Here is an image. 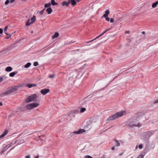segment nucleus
<instances>
[{
    "label": "nucleus",
    "instance_id": "obj_1",
    "mask_svg": "<svg viewBox=\"0 0 158 158\" xmlns=\"http://www.w3.org/2000/svg\"><path fill=\"white\" fill-rule=\"evenodd\" d=\"M127 125L130 127H139L142 126V124L139 122L136 123L135 121H134L133 118L129 119L128 122L127 124Z\"/></svg>",
    "mask_w": 158,
    "mask_h": 158
},
{
    "label": "nucleus",
    "instance_id": "obj_2",
    "mask_svg": "<svg viewBox=\"0 0 158 158\" xmlns=\"http://www.w3.org/2000/svg\"><path fill=\"white\" fill-rule=\"evenodd\" d=\"M38 96L36 94H34L29 96L25 100V102L27 103L37 101Z\"/></svg>",
    "mask_w": 158,
    "mask_h": 158
},
{
    "label": "nucleus",
    "instance_id": "obj_3",
    "mask_svg": "<svg viewBox=\"0 0 158 158\" xmlns=\"http://www.w3.org/2000/svg\"><path fill=\"white\" fill-rule=\"evenodd\" d=\"M126 113L125 111H123L117 113L109 117L108 119V120H112L121 117L123 116L124 113Z\"/></svg>",
    "mask_w": 158,
    "mask_h": 158
},
{
    "label": "nucleus",
    "instance_id": "obj_4",
    "mask_svg": "<svg viewBox=\"0 0 158 158\" xmlns=\"http://www.w3.org/2000/svg\"><path fill=\"white\" fill-rule=\"evenodd\" d=\"M85 131L84 129H80L78 131H75L70 133L68 136L69 138L72 137L74 134H79L82 133L83 132H85Z\"/></svg>",
    "mask_w": 158,
    "mask_h": 158
},
{
    "label": "nucleus",
    "instance_id": "obj_5",
    "mask_svg": "<svg viewBox=\"0 0 158 158\" xmlns=\"http://www.w3.org/2000/svg\"><path fill=\"white\" fill-rule=\"evenodd\" d=\"M110 14V12L109 10H106L105 11V14H103L102 18L104 17L105 18V19L106 21H109L110 20V19L109 18L107 17L108 15Z\"/></svg>",
    "mask_w": 158,
    "mask_h": 158
},
{
    "label": "nucleus",
    "instance_id": "obj_6",
    "mask_svg": "<svg viewBox=\"0 0 158 158\" xmlns=\"http://www.w3.org/2000/svg\"><path fill=\"white\" fill-rule=\"evenodd\" d=\"M49 89H42L40 91V92L41 93V94H42L43 95H45L47 93H49Z\"/></svg>",
    "mask_w": 158,
    "mask_h": 158
},
{
    "label": "nucleus",
    "instance_id": "obj_7",
    "mask_svg": "<svg viewBox=\"0 0 158 158\" xmlns=\"http://www.w3.org/2000/svg\"><path fill=\"white\" fill-rule=\"evenodd\" d=\"M110 28H109V29H108L105 30L103 32H102L100 35H99V36H98L96 38H95V39H94L93 40H91L89 42H88V43L92 42V41H93V40H96V39L100 37L102 35H103L105 33H106L107 31H108L110 30Z\"/></svg>",
    "mask_w": 158,
    "mask_h": 158
},
{
    "label": "nucleus",
    "instance_id": "obj_8",
    "mask_svg": "<svg viewBox=\"0 0 158 158\" xmlns=\"http://www.w3.org/2000/svg\"><path fill=\"white\" fill-rule=\"evenodd\" d=\"M19 87V86H15L14 87L9 89V90L10 93L11 94L16 91Z\"/></svg>",
    "mask_w": 158,
    "mask_h": 158
},
{
    "label": "nucleus",
    "instance_id": "obj_9",
    "mask_svg": "<svg viewBox=\"0 0 158 158\" xmlns=\"http://www.w3.org/2000/svg\"><path fill=\"white\" fill-rule=\"evenodd\" d=\"M8 132V131L7 130H5L2 134L0 135V139L4 137L7 134Z\"/></svg>",
    "mask_w": 158,
    "mask_h": 158
},
{
    "label": "nucleus",
    "instance_id": "obj_10",
    "mask_svg": "<svg viewBox=\"0 0 158 158\" xmlns=\"http://www.w3.org/2000/svg\"><path fill=\"white\" fill-rule=\"evenodd\" d=\"M37 85V84H27V86L29 88H31L32 87H36Z\"/></svg>",
    "mask_w": 158,
    "mask_h": 158
},
{
    "label": "nucleus",
    "instance_id": "obj_11",
    "mask_svg": "<svg viewBox=\"0 0 158 158\" xmlns=\"http://www.w3.org/2000/svg\"><path fill=\"white\" fill-rule=\"evenodd\" d=\"M69 4L71 3L73 6H74L76 4V2L75 0H69Z\"/></svg>",
    "mask_w": 158,
    "mask_h": 158
},
{
    "label": "nucleus",
    "instance_id": "obj_12",
    "mask_svg": "<svg viewBox=\"0 0 158 158\" xmlns=\"http://www.w3.org/2000/svg\"><path fill=\"white\" fill-rule=\"evenodd\" d=\"M61 4L62 6L65 5L66 6H68L69 4V1L68 2L64 1L62 2Z\"/></svg>",
    "mask_w": 158,
    "mask_h": 158
},
{
    "label": "nucleus",
    "instance_id": "obj_13",
    "mask_svg": "<svg viewBox=\"0 0 158 158\" xmlns=\"http://www.w3.org/2000/svg\"><path fill=\"white\" fill-rule=\"evenodd\" d=\"M10 94L9 89L7 90L6 91L1 94L2 96H6Z\"/></svg>",
    "mask_w": 158,
    "mask_h": 158
},
{
    "label": "nucleus",
    "instance_id": "obj_14",
    "mask_svg": "<svg viewBox=\"0 0 158 158\" xmlns=\"http://www.w3.org/2000/svg\"><path fill=\"white\" fill-rule=\"evenodd\" d=\"M46 11L48 12V14H50L52 11V8L50 7H49L46 10Z\"/></svg>",
    "mask_w": 158,
    "mask_h": 158
},
{
    "label": "nucleus",
    "instance_id": "obj_15",
    "mask_svg": "<svg viewBox=\"0 0 158 158\" xmlns=\"http://www.w3.org/2000/svg\"><path fill=\"white\" fill-rule=\"evenodd\" d=\"M32 109L36 107L39 105V104L37 103H31Z\"/></svg>",
    "mask_w": 158,
    "mask_h": 158
},
{
    "label": "nucleus",
    "instance_id": "obj_16",
    "mask_svg": "<svg viewBox=\"0 0 158 158\" xmlns=\"http://www.w3.org/2000/svg\"><path fill=\"white\" fill-rule=\"evenodd\" d=\"M26 108L27 109L30 110L32 109L31 103L28 104L26 106Z\"/></svg>",
    "mask_w": 158,
    "mask_h": 158
},
{
    "label": "nucleus",
    "instance_id": "obj_17",
    "mask_svg": "<svg viewBox=\"0 0 158 158\" xmlns=\"http://www.w3.org/2000/svg\"><path fill=\"white\" fill-rule=\"evenodd\" d=\"M149 151V149H145L142 152L141 154H143L144 156L145 154L147 153Z\"/></svg>",
    "mask_w": 158,
    "mask_h": 158
},
{
    "label": "nucleus",
    "instance_id": "obj_18",
    "mask_svg": "<svg viewBox=\"0 0 158 158\" xmlns=\"http://www.w3.org/2000/svg\"><path fill=\"white\" fill-rule=\"evenodd\" d=\"M59 36V34L58 32H56L55 34L53 35L52 36V38L53 39H54L56 38H57Z\"/></svg>",
    "mask_w": 158,
    "mask_h": 158
},
{
    "label": "nucleus",
    "instance_id": "obj_19",
    "mask_svg": "<svg viewBox=\"0 0 158 158\" xmlns=\"http://www.w3.org/2000/svg\"><path fill=\"white\" fill-rule=\"evenodd\" d=\"M36 20V17L35 16H33L31 19V23H33Z\"/></svg>",
    "mask_w": 158,
    "mask_h": 158
},
{
    "label": "nucleus",
    "instance_id": "obj_20",
    "mask_svg": "<svg viewBox=\"0 0 158 158\" xmlns=\"http://www.w3.org/2000/svg\"><path fill=\"white\" fill-rule=\"evenodd\" d=\"M17 73V71H15L9 74V76L10 77H13L15 76V75Z\"/></svg>",
    "mask_w": 158,
    "mask_h": 158
},
{
    "label": "nucleus",
    "instance_id": "obj_21",
    "mask_svg": "<svg viewBox=\"0 0 158 158\" xmlns=\"http://www.w3.org/2000/svg\"><path fill=\"white\" fill-rule=\"evenodd\" d=\"M12 70V68L10 66L8 67H6V72H10Z\"/></svg>",
    "mask_w": 158,
    "mask_h": 158
},
{
    "label": "nucleus",
    "instance_id": "obj_22",
    "mask_svg": "<svg viewBox=\"0 0 158 158\" xmlns=\"http://www.w3.org/2000/svg\"><path fill=\"white\" fill-rule=\"evenodd\" d=\"M31 23V22L30 21V19H28L27 22H26V25L27 26H29L32 23Z\"/></svg>",
    "mask_w": 158,
    "mask_h": 158
},
{
    "label": "nucleus",
    "instance_id": "obj_23",
    "mask_svg": "<svg viewBox=\"0 0 158 158\" xmlns=\"http://www.w3.org/2000/svg\"><path fill=\"white\" fill-rule=\"evenodd\" d=\"M13 145V143H11L7 145L5 147V148H9L10 147H11Z\"/></svg>",
    "mask_w": 158,
    "mask_h": 158
},
{
    "label": "nucleus",
    "instance_id": "obj_24",
    "mask_svg": "<svg viewBox=\"0 0 158 158\" xmlns=\"http://www.w3.org/2000/svg\"><path fill=\"white\" fill-rule=\"evenodd\" d=\"M158 4V1H156L155 2L153 3L152 5V8H155Z\"/></svg>",
    "mask_w": 158,
    "mask_h": 158
},
{
    "label": "nucleus",
    "instance_id": "obj_25",
    "mask_svg": "<svg viewBox=\"0 0 158 158\" xmlns=\"http://www.w3.org/2000/svg\"><path fill=\"white\" fill-rule=\"evenodd\" d=\"M51 6V4L50 2L48 3L45 4L44 5V7L45 8H47V7H49Z\"/></svg>",
    "mask_w": 158,
    "mask_h": 158
},
{
    "label": "nucleus",
    "instance_id": "obj_26",
    "mask_svg": "<svg viewBox=\"0 0 158 158\" xmlns=\"http://www.w3.org/2000/svg\"><path fill=\"white\" fill-rule=\"evenodd\" d=\"M114 141H115V145L117 146H118L120 145V143L116 139H115Z\"/></svg>",
    "mask_w": 158,
    "mask_h": 158
},
{
    "label": "nucleus",
    "instance_id": "obj_27",
    "mask_svg": "<svg viewBox=\"0 0 158 158\" xmlns=\"http://www.w3.org/2000/svg\"><path fill=\"white\" fill-rule=\"evenodd\" d=\"M51 4L53 6L57 5L58 4L57 2H55V0H51Z\"/></svg>",
    "mask_w": 158,
    "mask_h": 158
},
{
    "label": "nucleus",
    "instance_id": "obj_28",
    "mask_svg": "<svg viewBox=\"0 0 158 158\" xmlns=\"http://www.w3.org/2000/svg\"><path fill=\"white\" fill-rule=\"evenodd\" d=\"M31 64L30 63H28L24 66V67L25 68H28L31 66Z\"/></svg>",
    "mask_w": 158,
    "mask_h": 158
},
{
    "label": "nucleus",
    "instance_id": "obj_29",
    "mask_svg": "<svg viewBox=\"0 0 158 158\" xmlns=\"http://www.w3.org/2000/svg\"><path fill=\"white\" fill-rule=\"evenodd\" d=\"M144 157V155L141 154L138 156L137 158H143Z\"/></svg>",
    "mask_w": 158,
    "mask_h": 158
},
{
    "label": "nucleus",
    "instance_id": "obj_30",
    "mask_svg": "<svg viewBox=\"0 0 158 158\" xmlns=\"http://www.w3.org/2000/svg\"><path fill=\"white\" fill-rule=\"evenodd\" d=\"M86 108H81L80 110V112L81 113H82L84 112L86 110Z\"/></svg>",
    "mask_w": 158,
    "mask_h": 158
},
{
    "label": "nucleus",
    "instance_id": "obj_31",
    "mask_svg": "<svg viewBox=\"0 0 158 158\" xmlns=\"http://www.w3.org/2000/svg\"><path fill=\"white\" fill-rule=\"evenodd\" d=\"M143 114L141 113H138L137 114V115H138V118L140 117L141 116H142Z\"/></svg>",
    "mask_w": 158,
    "mask_h": 158
},
{
    "label": "nucleus",
    "instance_id": "obj_32",
    "mask_svg": "<svg viewBox=\"0 0 158 158\" xmlns=\"http://www.w3.org/2000/svg\"><path fill=\"white\" fill-rule=\"evenodd\" d=\"M6 150V149H4L2 151L0 154H2L4 153Z\"/></svg>",
    "mask_w": 158,
    "mask_h": 158
},
{
    "label": "nucleus",
    "instance_id": "obj_33",
    "mask_svg": "<svg viewBox=\"0 0 158 158\" xmlns=\"http://www.w3.org/2000/svg\"><path fill=\"white\" fill-rule=\"evenodd\" d=\"M5 33L8 36V38H10L11 36V35L10 34L7 33H6V32H5Z\"/></svg>",
    "mask_w": 158,
    "mask_h": 158
},
{
    "label": "nucleus",
    "instance_id": "obj_34",
    "mask_svg": "<svg viewBox=\"0 0 158 158\" xmlns=\"http://www.w3.org/2000/svg\"><path fill=\"white\" fill-rule=\"evenodd\" d=\"M38 65V63L37 62H35L34 63V65L35 66H36Z\"/></svg>",
    "mask_w": 158,
    "mask_h": 158
},
{
    "label": "nucleus",
    "instance_id": "obj_35",
    "mask_svg": "<svg viewBox=\"0 0 158 158\" xmlns=\"http://www.w3.org/2000/svg\"><path fill=\"white\" fill-rule=\"evenodd\" d=\"M10 2V1L9 0H6L5 3V5H7Z\"/></svg>",
    "mask_w": 158,
    "mask_h": 158
},
{
    "label": "nucleus",
    "instance_id": "obj_36",
    "mask_svg": "<svg viewBox=\"0 0 158 158\" xmlns=\"http://www.w3.org/2000/svg\"><path fill=\"white\" fill-rule=\"evenodd\" d=\"M54 76H55L54 75H51L49 76V78H52L54 77Z\"/></svg>",
    "mask_w": 158,
    "mask_h": 158
},
{
    "label": "nucleus",
    "instance_id": "obj_37",
    "mask_svg": "<svg viewBox=\"0 0 158 158\" xmlns=\"http://www.w3.org/2000/svg\"><path fill=\"white\" fill-rule=\"evenodd\" d=\"M85 158H94L90 156L87 155L85 156Z\"/></svg>",
    "mask_w": 158,
    "mask_h": 158
},
{
    "label": "nucleus",
    "instance_id": "obj_38",
    "mask_svg": "<svg viewBox=\"0 0 158 158\" xmlns=\"http://www.w3.org/2000/svg\"><path fill=\"white\" fill-rule=\"evenodd\" d=\"M8 26H6L5 27V28H4V32H5L6 31V30L7 29H8Z\"/></svg>",
    "mask_w": 158,
    "mask_h": 158
},
{
    "label": "nucleus",
    "instance_id": "obj_39",
    "mask_svg": "<svg viewBox=\"0 0 158 158\" xmlns=\"http://www.w3.org/2000/svg\"><path fill=\"white\" fill-rule=\"evenodd\" d=\"M153 103L154 104H156L158 103V100H156L153 102Z\"/></svg>",
    "mask_w": 158,
    "mask_h": 158
},
{
    "label": "nucleus",
    "instance_id": "obj_40",
    "mask_svg": "<svg viewBox=\"0 0 158 158\" xmlns=\"http://www.w3.org/2000/svg\"><path fill=\"white\" fill-rule=\"evenodd\" d=\"M144 134L145 135L147 136L148 138H149V137L151 136L150 135H148V133L147 132H145Z\"/></svg>",
    "mask_w": 158,
    "mask_h": 158
},
{
    "label": "nucleus",
    "instance_id": "obj_41",
    "mask_svg": "<svg viewBox=\"0 0 158 158\" xmlns=\"http://www.w3.org/2000/svg\"><path fill=\"white\" fill-rule=\"evenodd\" d=\"M139 148H143V145L142 144H140L139 146Z\"/></svg>",
    "mask_w": 158,
    "mask_h": 158
},
{
    "label": "nucleus",
    "instance_id": "obj_42",
    "mask_svg": "<svg viewBox=\"0 0 158 158\" xmlns=\"http://www.w3.org/2000/svg\"><path fill=\"white\" fill-rule=\"evenodd\" d=\"M3 78L2 77H0V82L2 81H3Z\"/></svg>",
    "mask_w": 158,
    "mask_h": 158
},
{
    "label": "nucleus",
    "instance_id": "obj_43",
    "mask_svg": "<svg viewBox=\"0 0 158 158\" xmlns=\"http://www.w3.org/2000/svg\"><path fill=\"white\" fill-rule=\"evenodd\" d=\"M114 21V20L113 19H111L110 20V23H113Z\"/></svg>",
    "mask_w": 158,
    "mask_h": 158
},
{
    "label": "nucleus",
    "instance_id": "obj_44",
    "mask_svg": "<svg viewBox=\"0 0 158 158\" xmlns=\"http://www.w3.org/2000/svg\"><path fill=\"white\" fill-rule=\"evenodd\" d=\"M15 0H10V2L12 3L14 2Z\"/></svg>",
    "mask_w": 158,
    "mask_h": 158
},
{
    "label": "nucleus",
    "instance_id": "obj_45",
    "mask_svg": "<svg viewBox=\"0 0 158 158\" xmlns=\"http://www.w3.org/2000/svg\"><path fill=\"white\" fill-rule=\"evenodd\" d=\"M43 13L44 11L42 10H41L40 12V15H42L43 14Z\"/></svg>",
    "mask_w": 158,
    "mask_h": 158
},
{
    "label": "nucleus",
    "instance_id": "obj_46",
    "mask_svg": "<svg viewBox=\"0 0 158 158\" xmlns=\"http://www.w3.org/2000/svg\"><path fill=\"white\" fill-rule=\"evenodd\" d=\"M3 32V30L2 28H0V34L2 33Z\"/></svg>",
    "mask_w": 158,
    "mask_h": 158
},
{
    "label": "nucleus",
    "instance_id": "obj_47",
    "mask_svg": "<svg viewBox=\"0 0 158 158\" xmlns=\"http://www.w3.org/2000/svg\"><path fill=\"white\" fill-rule=\"evenodd\" d=\"M30 156L29 155H27L26 156L25 158H30Z\"/></svg>",
    "mask_w": 158,
    "mask_h": 158
},
{
    "label": "nucleus",
    "instance_id": "obj_48",
    "mask_svg": "<svg viewBox=\"0 0 158 158\" xmlns=\"http://www.w3.org/2000/svg\"><path fill=\"white\" fill-rule=\"evenodd\" d=\"M20 143H23L24 142V141L23 140H21L20 141Z\"/></svg>",
    "mask_w": 158,
    "mask_h": 158
},
{
    "label": "nucleus",
    "instance_id": "obj_49",
    "mask_svg": "<svg viewBox=\"0 0 158 158\" xmlns=\"http://www.w3.org/2000/svg\"><path fill=\"white\" fill-rule=\"evenodd\" d=\"M125 32L126 33H127V34L129 33V32L128 31H126Z\"/></svg>",
    "mask_w": 158,
    "mask_h": 158
},
{
    "label": "nucleus",
    "instance_id": "obj_50",
    "mask_svg": "<svg viewBox=\"0 0 158 158\" xmlns=\"http://www.w3.org/2000/svg\"><path fill=\"white\" fill-rule=\"evenodd\" d=\"M39 157V155L35 157V158H38Z\"/></svg>",
    "mask_w": 158,
    "mask_h": 158
},
{
    "label": "nucleus",
    "instance_id": "obj_51",
    "mask_svg": "<svg viewBox=\"0 0 158 158\" xmlns=\"http://www.w3.org/2000/svg\"><path fill=\"white\" fill-rule=\"evenodd\" d=\"M2 102H0V106H2Z\"/></svg>",
    "mask_w": 158,
    "mask_h": 158
},
{
    "label": "nucleus",
    "instance_id": "obj_52",
    "mask_svg": "<svg viewBox=\"0 0 158 158\" xmlns=\"http://www.w3.org/2000/svg\"><path fill=\"white\" fill-rule=\"evenodd\" d=\"M142 33L143 34H145V32H144V31H143V32H142Z\"/></svg>",
    "mask_w": 158,
    "mask_h": 158
},
{
    "label": "nucleus",
    "instance_id": "obj_53",
    "mask_svg": "<svg viewBox=\"0 0 158 158\" xmlns=\"http://www.w3.org/2000/svg\"><path fill=\"white\" fill-rule=\"evenodd\" d=\"M78 2H79L80 1H81V0H76Z\"/></svg>",
    "mask_w": 158,
    "mask_h": 158
},
{
    "label": "nucleus",
    "instance_id": "obj_54",
    "mask_svg": "<svg viewBox=\"0 0 158 158\" xmlns=\"http://www.w3.org/2000/svg\"><path fill=\"white\" fill-rule=\"evenodd\" d=\"M45 9H43L42 10L43 11H44L45 10Z\"/></svg>",
    "mask_w": 158,
    "mask_h": 158
},
{
    "label": "nucleus",
    "instance_id": "obj_55",
    "mask_svg": "<svg viewBox=\"0 0 158 158\" xmlns=\"http://www.w3.org/2000/svg\"><path fill=\"white\" fill-rule=\"evenodd\" d=\"M115 149H114V148H113V149H112L113 150H114Z\"/></svg>",
    "mask_w": 158,
    "mask_h": 158
},
{
    "label": "nucleus",
    "instance_id": "obj_56",
    "mask_svg": "<svg viewBox=\"0 0 158 158\" xmlns=\"http://www.w3.org/2000/svg\"><path fill=\"white\" fill-rule=\"evenodd\" d=\"M26 0H22V1H26Z\"/></svg>",
    "mask_w": 158,
    "mask_h": 158
},
{
    "label": "nucleus",
    "instance_id": "obj_57",
    "mask_svg": "<svg viewBox=\"0 0 158 158\" xmlns=\"http://www.w3.org/2000/svg\"><path fill=\"white\" fill-rule=\"evenodd\" d=\"M111 148H114V147H112Z\"/></svg>",
    "mask_w": 158,
    "mask_h": 158
},
{
    "label": "nucleus",
    "instance_id": "obj_58",
    "mask_svg": "<svg viewBox=\"0 0 158 158\" xmlns=\"http://www.w3.org/2000/svg\"><path fill=\"white\" fill-rule=\"evenodd\" d=\"M14 148V147H13V148Z\"/></svg>",
    "mask_w": 158,
    "mask_h": 158
}]
</instances>
